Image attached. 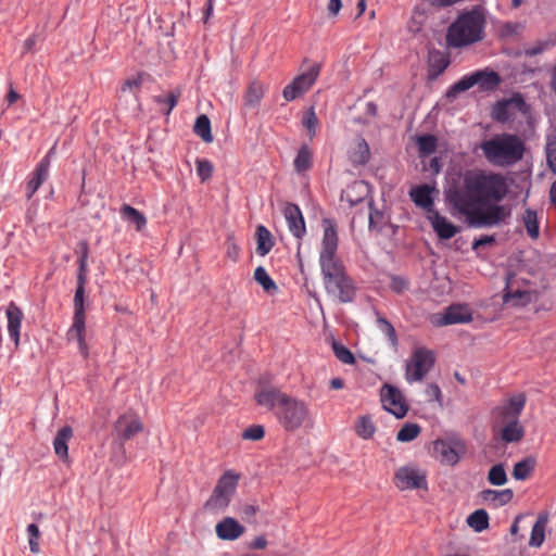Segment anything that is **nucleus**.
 I'll list each match as a JSON object with an SVG mask.
<instances>
[{"instance_id":"7c9ffc66","label":"nucleus","mask_w":556,"mask_h":556,"mask_svg":"<svg viewBox=\"0 0 556 556\" xmlns=\"http://www.w3.org/2000/svg\"><path fill=\"white\" fill-rule=\"evenodd\" d=\"M265 86L260 81H252L244 96V103L249 108H255L260 104L265 93Z\"/></svg>"},{"instance_id":"69168bd1","label":"nucleus","mask_w":556,"mask_h":556,"mask_svg":"<svg viewBox=\"0 0 556 556\" xmlns=\"http://www.w3.org/2000/svg\"><path fill=\"white\" fill-rule=\"evenodd\" d=\"M141 86V79L140 78H131V79H127L125 81V84L123 85V90L125 91L126 89H130V90H137L139 89Z\"/></svg>"},{"instance_id":"603ef678","label":"nucleus","mask_w":556,"mask_h":556,"mask_svg":"<svg viewBox=\"0 0 556 556\" xmlns=\"http://www.w3.org/2000/svg\"><path fill=\"white\" fill-rule=\"evenodd\" d=\"M265 435V429L261 425H252L242 432V439L250 441H258Z\"/></svg>"},{"instance_id":"cd10ccee","label":"nucleus","mask_w":556,"mask_h":556,"mask_svg":"<svg viewBox=\"0 0 556 556\" xmlns=\"http://www.w3.org/2000/svg\"><path fill=\"white\" fill-rule=\"evenodd\" d=\"M502 429V440L506 443H514L520 441L525 435V430L518 420L505 421Z\"/></svg>"},{"instance_id":"c9c22d12","label":"nucleus","mask_w":556,"mask_h":556,"mask_svg":"<svg viewBox=\"0 0 556 556\" xmlns=\"http://www.w3.org/2000/svg\"><path fill=\"white\" fill-rule=\"evenodd\" d=\"M179 96V91H170L166 94L154 97V101L161 106L160 110L165 115H169L172 110L176 106Z\"/></svg>"},{"instance_id":"39448f33","label":"nucleus","mask_w":556,"mask_h":556,"mask_svg":"<svg viewBox=\"0 0 556 556\" xmlns=\"http://www.w3.org/2000/svg\"><path fill=\"white\" fill-rule=\"evenodd\" d=\"M480 148L490 163L500 166L517 163L522 159L525 152L522 140L510 134H503L485 140Z\"/></svg>"},{"instance_id":"ddd939ff","label":"nucleus","mask_w":556,"mask_h":556,"mask_svg":"<svg viewBox=\"0 0 556 556\" xmlns=\"http://www.w3.org/2000/svg\"><path fill=\"white\" fill-rule=\"evenodd\" d=\"M55 147H52L48 153L37 164L30 179L26 185V198L30 200L36 191L49 177V168L51 164V156L54 154Z\"/></svg>"},{"instance_id":"20e7f679","label":"nucleus","mask_w":556,"mask_h":556,"mask_svg":"<svg viewBox=\"0 0 556 556\" xmlns=\"http://www.w3.org/2000/svg\"><path fill=\"white\" fill-rule=\"evenodd\" d=\"M484 27L485 16L480 7L465 10L447 27L446 45L458 49L479 42L484 37Z\"/></svg>"},{"instance_id":"338daca9","label":"nucleus","mask_w":556,"mask_h":556,"mask_svg":"<svg viewBox=\"0 0 556 556\" xmlns=\"http://www.w3.org/2000/svg\"><path fill=\"white\" fill-rule=\"evenodd\" d=\"M37 41V38L35 35L29 36L23 45V53H28L33 50Z\"/></svg>"},{"instance_id":"1a4fd4ad","label":"nucleus","mask_w":556,"mask_h":556,"mask_svg":"<svg viewBox=\"0 0 556 556\" xmlns=\"http://www.w3.org/2000/svg\"><path fill=\"white\" fill-rule=\"evenodd\" d=\"M435 362L430 350L418 348L414 351L410 362L406 364L405 377L408 382L420 381L430 371Z\"/></svg>"},{"instance_id":"052dcab7","label":"nucleus","mask_w":556,"mask_h":556,"mask_svg":"<svg viewBox=\"0 0 556 556\" xmlns=\"http://www.w3.org/2000/svg\"><path fill=\"white\" fill-rule=\"evenodd\" d=\"M407 288H408V282L406 279H404L401 276H392L390 289L393 292L400 294V293L404 292Z\"/></svg>"},{"instance_id":"0eeeda50","label":"nucleus","mask_w":556,"mask_h":556,"mask_svg":"<svg viewBox=\"0 0 556 556\" xmlns=\"http://www.w3.org/2000/svg\"><path fill=\"white\" fill-rule=\"evenodd\" d=\"M240 476L231 470H227L218 479L212 495L206 501L204 507L211 511L218 513L224 510L230 503L236 492Z\"/></svg>"},{"instance_id":"72a5a7b5","label":"nucleus","mask_w":556,"mask_h":556,"mask_svg":"<svg viewBox=\"0 0 556 556\" xmlns=\"http://www.w3.org/2000/svg\"><path fill=\"white\" fill-rule=\"evenodd\" d=\"M522 222L525 224L528 236L531 239H538L540 235V227L536 211L527 208L522 215Z\"/></svg>"},{"instance_id":"7ed1b4c3","label":"nucleus","mask_w":556,"mask_h":556,"mask_svg":"<svg viewBox=\"0 0 556 556\" xmlns=\"http://www.w3.org/2000/svg\"><path fill=\"white\" fill-rule=\"evenodd\" d=\"M256 403L274 412L278 424L287 432L312 427L314 419L309 405L277 388H264L254 395Z\"/></svg>"},{"instance_id":"412c9836","label":"nucleus","mask_w":556,"mask_h":556,"mask_svg":"<svg viewBox=\"0 0 556 556\" xmlns=\"http://www.w3.org/2000/svg\"><path fill=\"white\" fill-rule=\"evenodd\" d=\"M428 219L440 239H451L458 232V227L447 220L438 211L428 215Z\"/></svg>"},{"instance_id":"9b49d317","label":"nucleus","mask_w":556,"mask_h":556,"mask_svg":"<svg viewBox=\"0 0 556 556\" xmlns=\"http://www.w3.org/2000/svg\"><path fill=\"white\" fill-rule=\"evenodd\" d=\"M380 397L383 408L397 419L406 416L408 406L405 403L402 392L396 387L388 383L383 384Z\"/></svg>"},{"instance_id":"79ce46f5","label":"nucleus","mask_w":556,"mask_h":556,"mask_svg":"<svg viewBox=\"0 0 556 556\" xmlns=\"http://www.w3.org/2000/svg\"><path fill=\"white\" fill-rule=\"evenodd\" d=\"M368 207H369V220H368V227L370 230H382V224L384 219V214L382 211H379L375 207V202L372 199L368 201Z\"/></svg>"},{"instance_id":"ea45409f","label":"nucleus","mask_w":556,"mask_h":556,"mask_svg":"<svg viewBox=\"0 0 556 556\" xmlns=\"http://www.w3.org/2000/svg\"><path fill=\"white\" fill-rule=\"evenodd\" d=\"M355 430H356V433L358 434V437H361L362 439L368 440L374 435V433L376 431V427L369 416H362L357 420Z\"/></svg>"},{"instance_id":"49530a36","label":"nucleus","mask_w":556,"mask_h":556,"mask_svg":"<svg viewBox=\"0 0 556 556\" xmlns=\"http://www.w3.org/2000/svg\"><path fill=\"white\" fill-rule=\"evenodd\" d=\"M332 351L336 357L343 364L352 365L355 363V357L353 353L341 342L333 341Z\"/></svg>"},{"instance_id":"b1692460","label":"nucleus","mask_w":556,"mask_h":556,"mask_svg":"<svg viewBox=\"0 0 556 556\" xmlns=\"http://www.w3.org/2000/svg\"><path fill=\"white\" fill-rule=\"evenodd\" d=\"M479 496L483 502L488 503L494 508H497L508 504L514 497V492L511 489H504L500 491L486 489L481 491Z\"/></svg>"},{"instance_id":"9d476101","label":"nucleus","mask_w":556,"mask_h":556,"mask_svg":"<svg viewBox=\"0 0 556 556\" xmlns=\"http://www.w3.org/2000/svg\"><path fill=\"white\" fill-rule=\"evenodd\" d=\"M433 450L440 456L442 463L454 466L466 452V444L458 437H450L435 440L433 442Z\"/></svg>"},{"instance_id":"473e14b6","label":"nucleus","mask_w":556,"mask_h":556,"mask_svg":"<svg viewBox=\"0 0 556 556\" xmlns=\"http://www.w3.org/2000/svg\"><path fill=\"white\" fill-rule=\"evenodd\" d=\"M193 131L204 142L211 143L213 141V135L211 131V121L206 115L202 114L198 116L193 126Z\"/></svg>"},{"instance_id":"aec40b11","label":"nucleus","mask_w":556,"mask_h":556,"mask_svg":"<svg viewBox=\"0 0 556 556\" xmlns=\"http://www.w3.org/2000/svg\"><path fill=\"white\" fill-rule=\"evenodd\" d=\"M369 185L364 180H355L346 187L341 198L346 200L351 206H355L368 198Z\"/></svg>"},{"instance_id":"4d7b16f0","label":"nucleus","mask_w":556,"mask_h":556,"mask_svg":"<svg viewBox=\"0 0 556 556\" xmlns=\"http://www.w3.org/2000/svg\"><path fill=\"white\" fill-rule=\"evenodd\" d=\"M303 93H305V92L293 80L289 85H287L282 90V97L288 102L295 100L298 97L302 96Z\"/></svg>"},{"instance_id":"13d9d810","label":"nucleus","mask_w":556,"mask_h":556,"mask_svg":"<svg viewBox=\"0 0 556 556\" xmlns=\"http://www.w3.org/2000/svg\"><path fill=\"white\" fill-rule=\"evenodd\" d=\"M509 117L508 102H497L493 109V118L500 122H506Z\"/></svg>"},{"instance_id":"f704fd0d","label":"nucleus","mask_w":556,"mask_h":556,"mask_svg":"<svg viewBox=\"0 0 556 556\" xmlns=\"http://www.w3.org/2000/svg\"><path fill=\"white\" fill-rule=\"evenodd\" d=\"M467 523L477 532H482L489 527V515L484 509H477L467 518Z\"/></svg>"},{"instance_id":"e433bc0d","label":"nucleus","mask_w":556,"mask_h":556,"mask_svg":"<svg viewBox=\"0 0 556 556\" xmlns=\"http://www.w3.org/2000/svg\"><path fill=\"white\" fill-rule=\"evenodd\" d=\"M254 279L262 286L265 292L275 293L278 290L276 282L268 275L263 266H258L254 270Z\"/></svg>"},{"instance_id":"6e6d98bb","label":"nucleus","mask_w":556,"mask_h":556,"mask_svg":"<svg viewBox=\"0 0 556 556\" xmlns=\"http://www.w3.org/2000/svg\"><path fill=\"white\" fill-rule=\"evenodd\" d=\"M546 161L551 170L556 175V139H549L545 147Z\"/></svg>"},{"instance_id":"c85d7f7f","label":"nucleus","mask_w":556,"mask_h":556,"mask_svg":"<svg viewBox=\"0 0 556 556\" xmlns=\"http://www.w3.org/2000/svg\"><path fill=\"white\" fill-rule=\"evenodd\" d=\"M450 65L448 58L442 52L434 50L429 54V73L431 76H439L444 73V71Z\"/></svg>"},{"instance_id":"e2e57ef3","label":"nucleus","mask_w":556,"mask_h":556,"mask_svg":"<svg viewBox=\"0 0 556 556\" xmlns=\"http://www.w3.org/2000/svg\"><path fill=\"white\" fill-rule=\"evenodd\" d=\"M426 395L432 401H441L442 393L438 384L431 383L426 389Z\"/></svg>"},{"instance_id":"f03ea898","label":"nucleus","mask_w":556,"mask_h":556,"mask_svg":"<svg viewBox=\"0 0 556 556\" xmlns=\"http://www.w3.org/2000/svg\"><path fill=\"white\" fill-rule=\"evenodd\" d=\"M323 240L319 252V266L327 294L340 303H351L356 295V287L348 275L345 266L337 256V224L331 218L323 219Z\"/></svg>"},{"instance_id":"bf43d9fd","label":"nucleus","mask_w":556,"mask_h":556,"mask_svg":"<svg viewBox=\"0 0 556 556\" xmlns=\"http://www.w3.org/2000/svg\"><path fill=\"white\" fill-rule=\"evenodd\" d=\"M260 507L254 504H244L240 508L242 518L248 522H255V516L258 513Z\"/></svg>"},{"instance_id":"864d4df0","label":"nucleus","mask_w":556,"mask_h":556,"mask_svg":"<svg viewBox=\"0 0 556 556\" xmlns=\"http://www.w3.org/2000/svg\"><path fill=\"white\" fill-rule=\"evenodd\" d=\"M197 174L201 178L202 181H205L212 176L213 165L206 159L197 160Z\"/></svg>"},{"instance_id":"3c124183","label":"nucleus","mask_w":556,"mask_h":556,"mask_svg":"<svg viewBox=\"0 0 556 556\" xmlns=\"http://www.w3.org/2000/svg\"><path fill=\"white\" fill-rule=\"evenodd\" d=\"M302 125L307 129L311 137L315 135L316 127L318 125V118L313 108H311L308 111L304 113L302 117Z\"/></svg>"},{"instance_id":"393cba45","label":"nucleus","mask_w":556,"mask_h":556,"mask_svg":"<svg viewBox=\"0 0 556 556\" xmlns=\"http://www.w3.org/2000/svg\"><path fill=\"white\" fill-rule=\"evenodd\" d=\"M73 437V429L70 426L62 427L53 439L55 455L63 462L68 459V441Z\"/></svg>"},{"instance_id":"0e129e2a","label":"nucleus","mask_w":556,"mask_h":556,"mask_svg":"<svg viewBox=\"0 0 556 556\" xmlns=\"http://www.w3.org/2000/svg\"><path fill=\"white\" fill-rule=\"evenodd\" d=\"M342 8L341 0H329L327 5L328 15L333 17L337 16Z\"/></svg>"},{"instance_id":"2eb2a0df","label":"nucleus","mask_w":556,"mask_h":556,"mask_svg":"<svg viewBox=\"0 0 556 556\" xmlns=\"http://www.w3.org/2000/svg\"><path fill=\"white\" fill-rule=\"evenodd\" d=\"M472 320L471 309L467 305L454 304L445 308L438 320L441 326L468 324Z\"/></svg>"},{"instance_id":"6e6552de","label":"nucleus","mask_w":556,"mask_h":556,"mask_svg":"<svg viewBox=\"0 0 556 556\" xmlns=\"http://www.w3.org/2000/svg\"><path fill=\"white\" fill-rule=\"evenodd\" d=\"M85 289L76 288L74 295V316L73 324L68 329L66 337L68 341H77L80 354L88 357V345L86 336V316H85Z\"/></svg>"},{"instance_id":"4c0bfd02","label":"nucleus","mask_w":556,"mask_h":556,"mask_svg":"<svg viewBox=\"0 0 556 556\" xmlns=\"http://www.w3.org/2000/svg\"><path fill=\"white\" fill-rule=\"evenodd\" d=\"M546 522L547 520L545 517L538 518L531 530V536L529 540L530 546L540 547L543 544Z\"/></svg>"},{"instance_id":"c756f323","label":"nucleus","mask_w":556,"mask_h":556,"mask_svg":"<svg viewBox=\"0 0 556 556\" xmlns=\"http://www.w3.org/2000/svg\"><path fill=\"white\" fill-rule=\"evenodd\" d=\"M121 214L126 222L134 224L138 231H141L147 225L146 216L140 211L128 204H124L121 207Z\"/></svg>"},{"instance_id":"4be33fe9","label":"nucleus","mask_w":556,"mask_h":556,"mask_svg":"<svg viewBox=\"0 0 556 556\" xmlns=\"http://www.w3.org/2000/svg\"><path fill=\"white\" fill-rule=\"evenodd\" d=\"M5 315L8 318L9 336L17 346L20 343V329L23 319V312L14 302H10L5 309Z\"/></svg>"},{"instance_id":"423d86ee","label":"nucleus","mask_w":556,"mask_h":556,"mask_svg":"<svg viewBox=\"0 0 556 556\" xmlns=\"http://www.w3.org/2000/svg\"><path fill=\"white\" fill-rule=\"evenodd\" d=\"M501 81L502 78L497 72L490 68L479 70L463 76L446 90L445 96L447 98H455L473 86H478L482 91H491L496 89Z\"/></svg>"},{"instance_id":"dca6fc26","label":"nucleus","mask_w":556,"mask_h":556,"mask_svg":"<svg viewBox=\"0 0 556 556\" xmlns=\"http://www.w3.org/2000/svg\"><path fill=\"white\" fill-rule=\"evenodd\" d=\"M285 217L290 232L296 239H302L306 233V227L300 207L296 204L288 203L285 208Z\"/></svg>"},{"instance_id":"58836bf2","label":"nucleus","mask_w":556,"mask_h":556,"mask_svg":"<svg viewBox=\"0 0 556 556\" xmlns=\"http://www.w3.org/2000/svg\"><path fill=\"white\" fill-rule=\"evenodd\" d=\"M534 464L532 458H525L516 463L513 468V477L516 480H526L534 469Z\"/></svg>"},{"instance_id":"f8f14e48","label":"nucleus","mask_w":556,"mask_h":556,"mask_svg":"<svg viewBox=\"0 0 556 556\" xmlns=\"http://www.w3.org/2000/svg\"><path fill=\"white\" fill-rule=\"evenodd\" d=\"M394 483L397 489L414 490V489H427L426 475L413 467H401L394 475Z\"/></svg>"},{"instance_id":"de8ad7c7","label":"nucleus","mask_w":556,"mask_h":556,"mask_svg":"<svg viewBox=\"0 0 556 556\" xmlns=\"http://www.w3.org/2000/svg\"><path fill=\"white\" fill-rule=\"evenodd\" d=\"M377 324L380 331L388 338L390 344L396 349L397 348V336L394 327L390 321H388L384 317H378Z\"/></svg>"},{"instance_id":"a211bd4d","label":"nucleus","mask_w":556,"mask_h":556,"mask_svg":"<svg viewBox=\"0 0 556 556\" xmlns=\"http://www.w3.org/2000/svg\"><path fill=\"white\" fill-rule=\"evenodd\" d=\"M433 190L434 188L429 185H421L409 191V197L416 206L424 208L429 215L437 211L431 195Z\"/></svg>"},{"instance_id":"bb28decb","label":"nucleus","mask_w":556,"mask_h":556,"mask_svg":"<svg viewBox=\"0 0 556 556\" xmlns=\"http://www.w3.org/2000/svg\"><path fill=\"white\" fill-rule=\"evenodd\" d=\"M256 253L260 256L267 255L274 247V240L270 231L263 225H258L256 228Z\"/></svg>"},{"instance_id":"c03bdc74","label":"nucleus","mask_w":556,"mask_h":556,"mask_svg":"<svg viewBox=\"0 0 556 556\" xmlns=\"http://www.w3.org/2000/svg\"><path fill=\"white\" fill-rule=\"evenodd\" d=\"M488 481L492 485L501 486L507 482V475L503 464L492 466L488 472Z\"/></svg>"},{"instance_id":"4468645a","label":"nucleus","mask_w":556,"mask_h":556,"mask_svg":"<svg viewBox=\"0 0 556 556\" xmlns=\"http://www.w3.org/2000/svg\"><path fill=\"white\" fill-rule=\"evenodd\" d=\"M526 405V396L517 394L509 397L502 406L496 408L497 417L501 422L518 420Z\"/></svg>"},{"instance_id":"f257e3e1","label":"nucleus","mask_w":556,"mask_h":556,"mask_svg":"<svg viewBox=\"0 0 556 556\" xmlns=\"http://www.w3.org/2000/svg\"><path fill=\"white\" fill-rule=\"evenodd\" d=\"M507 193L503 175L468 170L459 185L446 190L445 199L470 226L481 228L498 226L510 216V208L498 204Z\"/></svg>"},{"instance_id":"6ab92c4d","label":"nucleus","mask_w":556,"mask_h":556,"mask_svg":"<svg viewBox=\"0 0 556 556\" xmlns=\"http://www.w3.org/2000/svg\"><path fill=\"white\" fill-rule=\"evenodd\" d=\"M433 9H435V4L430 0H422L418 2L413 10V15L408 24V29L413 33H418L428 16L433 13Z\"/></svg>"},{"instance_id":"5fc2aeb1","label":"nucleus","mask_w":556,"mask_h":556,"mask_svg":"<svg viewBox=\"0 0 556 556\" xmlns=\"http://www.w3.org/2000/svg\"><path fill=\"white\" fill-rule=\"evenodd\" d=\"M529 298H530V295L527 291L517 290L515 292H507L504 295V302L511 303L513 305L518 306V305H523L525 302L522 300L525 299L526 301H528Z\"/></svg>"},{"instance_id":"8fccbe9b","label":"nucleus","mask_w":556,"mask_h":556,"mask_svg":"<svg viewBox=\"0 0 556 556\" xmlns=\"http://www.w3.org/2000/svg\"><path fill=\"white\" fill-rule=\"evenodd\" d=\"M27 534H28V544L29 549L31 553L37 554L39 553V539H40V531L37 525L30 523L27 527Z\"/></svg>"},{"instance_id":"09e8293b","label":"nucleus","mask_w":556,"mask_h":556,"mask_svg":"<svg viewBox=\"0 0 556 556\" xmlns=\"http://www.w3.org/2000/svg\"><path fill=\"white\" fill-rule=\"evenodd\" d=\"M370 160V149L365 139H361L357 142V149L354 153V162L361 165H365Z\"/></svg>"},{"instance_id":"37998d69","label":"nucleus","mask_w":556,"mask_h":556,"mask_svg":"<svg viewBox=\"0 0 556 556\" xmlns=\"http://www.w3.org/2000/svg\"><path fill=\"white\" fill-rule=\"evenodd\" d=\"M421 431L419 425L406 422L397 432L396 440L399 442H410L415 440Z\"/></svg>"},{"instance_id":"a18cd8bd","label":"nucleus","mask_w":556,"mask_h":556,"mask_svg":"<svg viewBox=\"0 0 556 556\" xmlns=\"http://www.w3.org/2000/svg\"><path fill=\"white\" fill-rule=\"evenodd\" d=\"M438 140L433 135H422L417 139V147L419 153L422 155H429L437 150Z\"/></svg>"},{"instance_id":"774afa93","label":"nucleus","mask_w":556,"mask_h":556,"mask_svg":"<svg viewBox=\"0 0 556 556\" xmlns=\"http://www.w3.org/2000/svg\"><path fill=\"white\" fill-rule=\"evenodd\" d=\"M494 241H495V238L493 236H482L475 241L473 249L479 245L492 244Z\"/></svg>"},{"instance_id":"f3484780","label":"nucleus","mask_w":556,"mask_h":556,"mask_svg":"<svg viewBox=\"0 0 556 556\" xmlns=\"http://www.w3.org/2000/svg\"><path fill=\"white\" fill-rule=\"evenodd\" d=\"M115 430L121 439L130 440L143 430V425L138 417L123 415L116 420Z\"/></svg>"},{"instance_id":"5701e85b","label":"nucleus","mask_w":556,"mask_h":556,"mask_svg":"<svg viewBox=\"0 0 556 556\" xmlns=\"http://www.w3.org/2000/svg\"><path fill=\"white\" fill-rule=\"evenodd\" d=\"M215 531L219 539L233 541L244 532V528L235 518L226 517L216 525Z\"/></svg>"},{"instance_id":"a878e982","label":"nucleus","mask_w":556,"mask_h":556,"mask_svg":"<svg viewBox=\"0 0 556 556\" xmlns=\"http://www.w3.org/2000/svg\"><path fill=\"white\" fill-rule=\"evenodd\" d=\"M320 70L321 65L319 63H315L308 68V71L298 75L293 81L298 84L304 92H306L317 80Z\"/></svg>"},{"instance_id":"680f3d73","label":"nucleus","mask_w":556,"mask_h":556,"mask_svg":"<svg viewBox=\"0 0 556 556\" xmlns=\"http://www.w3.org/2000/svg\"><path fill=\"white\" fill-rule=\"evenodd\" d=\"M226 255L233 262H237L239 260L240 248L236 244V242L231 238L227 239Z\"/></svg>"},{"instance_id":"2f4dec72","label":"nucleus","mask_w":556,"mask_h":556,"mask_svg":"<svg viewBox=\"0 0 556 556\" xmlns=\"http://www.w3.org/2000/svg\"><path fill=\"white\" fill-rule=\"evenodd\" d=\"M294 168L298 173L308 170L313 165V154L308 146L303 144L294 159Z\"/></svg>"},{"instance_id":"a19ab883","label":"nucleus","mask_w":556,"mask_h":556,"mask_svg":"<svg viewBox=\"0 0 556 556\" xmlns=\"http://www.w3.org/2000/svg\"><path fill=\"white\" fill-rule=\"evenodd\" d=\"M83 254L78 258V273H77V287L80 289H85L87 283V257H88V245L86 242H83Z\"/></svg>"}]
</instances>
